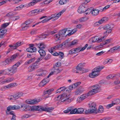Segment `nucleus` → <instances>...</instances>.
Here are the masks:
<instances>
[{
	"mask_svg": "<svg viewBox=\"0 0 120 120\" xmlns=\"http://www.w3.org/2000/svg\"><path fill=\"white\" fill-rule=\"evenodd\" d=\"M70 95H67L65 94H63L59 95L56 98V100H58L61 99V102L65 103H68L73 101L74 99L73 98H70Z\"/></svg>",
	"mask_w": 120,
	"mask_h": 120,
	"instance_id": "obj_1",
	"label": "nucleus"
},
{
	"mask_svg": "<svg viewBox=\"0 0 120 120\" xmlns=\"http://www.w3.org/2000/svg\"><path fill=\"white\" fill-rule=\"evenodd\" d=\"M89 106L90 109L86 110L85 112L86 114L91 113H96L98 112L96 108V104L94 102H90L89 104Z\"/></svg>",
	"mask_w": 120,
	"mask_h": 120,
	"instance_id": "obj_2",
	"label": "nucleus"
},
{
	"mask_svg": "<svg viewBox=\"0 0 120 120\" xmlns=\"http://www.w3.org/2000/svg\"><path fill=\"white\" fill-rule=\"evenodd\" d=\"M92 90L89 91L91 95L100 92L101 90V86L98 84H96L91 87Z\"/></svg>",
	"mask_w": 120,
	"mask_h": 120,
	"instance_id": "obj_3",
	"label": "nucleus"
},
{
	"mask_svg": "<svg viewBox=\"0 0 120 120\" xmlns=\"http://www.w3.org/2000/svg\"><path fill=\"white\" fill-rule=\"evenodd\" d=\"M20 108V107L18 105L10 106L7 108V110L6 112V114L8 115H14L15 114V113L13 111H11V110L17 109H19Z\"/></svg>",
	"mask_w": 120,
	"mask_h": 120,
	"instance_id": "obj_4",
	"label": "nucleus"
},
{
	"mask_svg": "<svg viewBox=\"0 0 120 120\" xmlns=\"http://www.w3.org/2000/svg\"><path fill=\"white\" fill-rule=\"evenodd\" d=\"M22 62L19 61L15 64L12 66L10 68H9V71L11 74V75H13L17 71V68L19 65Z\"/></svg>",
	"mask_w": 120,
	"mask_h": 120,
	"instance_id": "obj_5",
	"label": "nucleus"
},
{
	"mask_svg": "<svg viewBox=\"0 0 120 120\" xmlns=\"http://www.w3.org/2000/svg\"><path fill=\"white\" fill-rule=\"evenodd\" d=\"M61 34H62L63 37L67 35L70 36L72 35L71 29L69 28H67L61 30Z\"/></svg>",
	"mask_w": 120,
	"mask_h": 120,
	"instance_id": "obj_6",
	"label": "nucleus"
},
{
	"mask_svg": "<svg viewBox=\"0 0 120 120\" xmlns=\"http://www.w3.org/2000/svg\"><path fill=\"white\" fill-rule=\"evenodd\" d=\"M61 31H60L59 32L53 36V38L56 41H59L62 39V37H63V35L61 34Z\"/></svg>",
	"mask_w": 120,
	"mask_h": 120,
	"instance_id": "obj_7",
	"label": "nucleus"
},
{
	"mask_svg": "<svg viewBox=\"0 0 120 120\" xmlns=\"http://www.w3.org/2000/svg\"><path fill=\"white\" fill-rule=\"evenodd\" d=\"M65 43L64 42L61 44L59 45H56L53 47L51 48L49 50V51L51 53L55 52V50L58 48L60 47H62L63 46H65Z\"/></svg>",
	"mask_w": 120,
	"mask_h": 120,
	"instance_id": "obj_8",
	"label": "nucleus"
},
{
	"mask_svg": "<svg viewBox=\"0 0 120 120\" xmlns=\"http://www.w3.org/2000/svg\"><path fill=\"white\" fill-rule=\"evenodd\" d=\"M87 9L86 6L84 4L81 5L79 7L78 11L79 13H82L84 12Z\"/></svg>",
	"mask_w": 120,
	"mask_h": 120,
	"instance_id": "obj_9",
	"label": "nucleus"
},
{
	"mask_svg": "<svg viewBox=\"0 0 120 120\" xmlns=\"http://www.w3.org/2000/svg\"><path fill=\"white\" fill-rule=\"evenodd\" d=\"M52 69L53 71L50 73L47 76V78H49V76L52 75L53 74H57L59 73L61 71V70L60 69V68H58L57 67L55 68L54 67Z\"/></svg>",
	"mask_w": 120,
	"mask_h": 120,
	"instance_id": "obj_10",
	"label": "nucleus"
},
{
	"mask_svg": "<svg viewBox=\"0 0 120 120\" xmlns=\"http://www.w3.org/2000/svg\"><path fill=\"white\" fill-rule=\"evenodd\" d=\"M21 108H22L21 109L22 111H27L31 110V107L28 106L26 104H23L21 105Z\"/></svg>",
	"mask_w": 120,
	"mask_h": 120,
	"instance_id": "obj_11",
	"label": "nucleus"
},
{
	"mask_svg": "<svg viewBox=\"0 0 120 120\" xmlns=\"http://www.w3.org/2000/svg\"><path fill=\"white\" fill-rule=\"evenodd\" d=\"M100 67H97L95 68L92 70V72L96 77L98 76L99 74V72L102 69Z\"/></svg>",
	"mask_w": 120,
	"mask_h": 120,
	"instance_id": "obj_12",
	"label": "nucleus"
},
{
	"mask_svg": "<svg viewBox=\"0 0 120 120\" xmlns=\"http://www.w3.org/2000/svg\"><path fill=\"white\" fill-rule=\"evenodd\" d=\"M44 107L41 106H35L31 107V110H37L38 111H44Z\"/></svg>",
	"mask_w": 120,
	"mask_h": 120,
	"instance_id": "obj_13",
	"label": "nucleus"
},
{
	"mask_svg": "<svg viewBox=\"0 0 120 120\" xmlns=\"http://www.w3.org/2000/svg\"><path fill=\"white\" fill-rule=\"evenodd\" d=\"M40 101V100L39 99H35L32 100H26V102L28 104H34L38 103Z\"/></svg>",
	"mask_w": 120,
	"mask_h": 120,
	"instance_id": "obj_14",
	"label": "nucleus"
},
{
	"mask_svg": "<svg viewBox=\"0 0 120 120\" xmlns=\"http://www.w3.org/2000/svg\"><path fill=\"white\" fill-rule=\"evenodd\" d=\"M38 67V65L36 63L32 64L29 67L28 71L29 72H31L34 70L35 69Z\"/></svg>",
	"mask_w": 120,
	"mask_h": 120,
	"instance_id": "obj_15",
	"label": "nucleus"
},
{
	"mask_svg": "<svg viewBox=\"0 0 120 120\" xmlns=\"http://www.w3.org/2000/svg\"><path fill=\"white\" fill-rule=\"evenodd\" d=\"M116 51H120V46H114L110 49L108 51L112 53Z\"/></svg>",
	"mask_w": 120,
	"mask_h": 120,
	"instance_id": "obj_16",
	"label": "nucleus"
},
{
	"mask_svg": "<svg viewBox=\"0 0 120 120\" xmlns=\"http://www.w3.org/2000/svg\"><path fill=\"white\" fill-rule=\"evenodd\" d=\"M41 11L40 10L37 9L30 12L29 14L31 15H37Z\"/></svg>",
	"mask_w": 120,
	"mask_h": 120,
	"instance_id": "obj_17",
	"label": "nucleus"
},
{
	"mask_svg": "<svg viewBox=\"0 0 120 120\" xmlns=\"http://www.w3.org/2000/svg\"><path fill=\"white\" fill-rule=\"evenodd\" d=\"M113 28L112 27H111V24H108L104 26L103 29L105 30H108L109 31H106V32L108 33L111 32L112 31V29Z\"/></svg>",
	"mask_w": 120,
	"mask_h": 120,
	"instance_id": "obj_18",
	"label": "nucleus"
},
{
	"mask_svg": "<svg viewBox=\"0 0 120 120\" xmlns=\"http://www.w3.org/2000/svg\"><path fill=\"white\" fill-rule=\"evenodd\" d=\"M79 47L73 49L69 51V53L70 54H75L79 52Z\"/></svg>",
	"mask_w": 120,
	"mask_h": 120,
	"instance_id": "obj_19",
	"label": "nucleus"
},
{
	"mask_svg": "<svg viewBox=\"0 0 120 120\" xmlns=\"http://www.w3.org/2000/svg\"><path fill=\"white\" fill-rule=\"evenodd\" d=\"M49 81V79H44L39 84V86L40 87L43 86L48 83Z\"/></svg>",
	"mask_w": 120,
	"mask_h": 120,
	"instance_id": "obj_20",
	"label": "nucleus"
},
{
	"mask_svg": "<svg viewBox=\"0 0 120 120\" xmlns=\"http://www.w3.org/2000/svg\"><path fill=\"white\" fill-rule=\"evenodd\" d=\"M23 94L21 92H19L14 94V99L16 100L22 97Z\"/></svg>",
	"mask_w": 120,
	"mask_h": 120,
	"instance_id": "obj_21",
	"label": "nucleus"
},
{
	"mask_svg": "<svg viewBox=\"0 0 120 120\" xmlns=\"http://www.w3.org/2000/svg\"><path fill=\"white\" fill-rule=\"evenodd\" d=\"M84 91V90L82 88L77 89L75 91V94L76 95H79L81 94Z\"/></svg>",
	"mask_w": 120,
	"mask_h": 120,
	"instance_id": "obj_22",
	"label": "nucleus"
},
{
	"mask_svg": "<svg viewBox=\"0 0 120 120\" xmlns=\"http://www.w3.org/2000/svg\"><path fill=\"white\" fill-rule=\"evenodd\" d=\"M92 95L89 92L86 94H83L81 95L80 96L82 100L87 98L88 97Z\"/></svg>",
	"mask_w": 120,
	"mask_h": 120,
	"instance_id": "obj_23",
	"label": "nucleus"
},
{
	"mask_svg": "<svg viewBox=\"0 0 120 120\" xmlns=\"http://www.w3.org/2000/svg\"><path fill=\"white\" fill-rule=\"evenodd\" d=\"M98 36H96L92 38L89 40V43H93L96 41L98 42Z\"/></svg>",
	"mask_w": 120,
	"mask_h": 120,
	"instance_id": "obj_24",
	"label": "nucleus"
},
{
	"mask_svg": "<svg viewBox=\"0 0 120 120\" xmlns=\"http://www.w3.org/2000/svg\"><path fill=\"white\" fill-rule=\"evenodd\" d=\"M7 31V30L6 29L2 28L0 27V36L4 38V34Z\"/></svg>",
	"mask_w": 120,
	"mask_h": 120,
	"instance_id": "obj_25",
	"label": "nucleus"
},
{
	"mask_svg": "<svg viewBox=\"0 0 120 120\" xmlns=\"http://www.w3.org/2000/svg\"><path fill=\"white\" fill-rule=\"evenodd\" d=\"M26 50L28 52H36L37 51V49L35 47H29Z\"/></svg>",
	"mask_w": 120,
	"mask_h": 120,
	"instance_id": "obj_26",
	"label": "nucleus"
},
{
	"mask_svg": "<svg viewBox=\"0 0 120 120\" xmlns=\"http://www.w3.org/2000/svg\"><path fill=\"white\" fill-rule=\"evenodd\" d=\"M38 72H40V74L38 75V76H42L44 75L46 73V72L43 70L42 69H40L38 71Z\"/></svg>",
	"mask_w": 120,
	"mask_h": 120,
	"instance_id": "obj_27",
	"label": "nucleus"
},
{
	"mask_svg": "<svg viewBox=\"0 0 120 120\" xmlns=\"http://www.w3.org/2000/svg\"><path fill=\"white\" fill-rule=\"evenodd\" d=\"M14 80V79L13 78H9L7 79L6 80H5V81L2 82L1 83V84H2L5 83H8L13 81Z\"/></svg>",
	"mask_w": 120,
	"mask_h": 120,
	"instance_id": "obj_28",
	"label": "nucleus"
},
{
	"mask_svg": "<svg viewBox=\"0 0 120 120\" xmlns=\"http://www.w3.org/2000/svg\"><path fill=\"white\" fill-rule=\"evenodd\" d=\"M54 90V89L52 88L47 90L45 91L44 92V95H50L53 91Z\"/></svg>",
	"mask_w": 120,
	"mask_h": 120,
	"instance_id": "obj_29",
	"label": "nucleus"
},
{
	"mask_svg": "<svg viewBox=\"0 0 120 120\" xmlns=\"http://www.w3.org/2000/svg\"><path fill=\"white\" fill-rule=\"evenodd\" d=\"M9 59H7L2 62V64L4 66L8 65L11 63Z\"/></svg>",
	"mask_w": 120,
	"mask_h": 120,
	"instance_id": "obj_30",
	"label": "nucleus"
},
{
	"mask_svg": "<svg viewBox=\"0 0 120 120\" xmlns=\"http://www.w3.org/2000/svg\"><path fill=\"white\" fill-rule=\"evenodd\" d=\"M17 85V84L16 83H11L7 85L8 89L16 86Z\"/></svg>",
	"mask_w": 120,
	"mask_h": 120,
	"instance_id": "obj_31",
	"label": "nucleus"
},
{
	"mask_svg": "<svg viewBox=\"0 0 120 120\" xmlns=\"http://www.w3.org/2000/svg\"><path fill=\"white\" fill-rule=\"evenodd\" d=\"M108 20V18L107 17H105L102 18V19L99 20V22L101 24L107 22Z\"/></svg>",
	"mask_w": 120,
	"mask_h": 120,
	"instance_id": "obj_32",
	"label": "nucleus"
},
{
	"mask_svg": "<svg viewBox=\"0 0 120 120\" xmlns=\"http://www.w3.org/2000/svg\"><path fill=\"white\" fill-rule=\"evenodd\" d=\"M78 43V42L76 40H74L71 41V43L68 44V46L69 47H72L76 45Z\"/></svg>",
	"mask_w": 120,
	"mask_h": 120,
	"instance_id": "obj_33",
	"label": "nucleus"
},
{
	"mask_svg": "<svg viewBox=\"0 0 120 120\" xmlns=\"http://www.w3.org/2000/svg\"><path fill=\"white\" fill-rule=\"evenodd\" d=\"M37 46L40 49H43L46 46L44 43H41L37 44Z\"/></svg>",
	"mask_w": 120,
	"mask_h": 120,
	"instance_id": "obj_34",
	"label": "nucleus"
},
{
	"mask_svg": "<svg viewBox=\"0 0 120 120\" xmlns=\"http://www.w3.org/2000/svg\"><path fill=\"white\" fill-rule=\"evenodd\" d=\"M54 108L52 107H44V111H47L48 112H51L54 109Z\"/></svg>",
	"mask_w": 120,
	"mask_h": 120,
	"instance_id": "obj_35",
	"label": "nucleus"
},
{
	"mask_svg": "<svg viewBox=\"0 0 120 120\" xmlns=\"http://www.w3.org/2000/svg\"><path fill=\"white\" fill-rule=\"evenodd\" d=\"M38 52L40 53L41 56L44 57L45 55V51L42 49H39L38 50Z\"/></svg>",
	"mask_w": 120,
	"mask_h": 120,
	"instance_id": "obj_36",
	"label": "nucleus"
},
{
	"mask_svg": "<svg viewBox=\"0 0 120 120\" xmlns=\"http://www.w3.org/2000/svg\"><path fill=\"white\" fill-rule=\"evenodd\" d=\"M112 60L111 59H107L105 60L103 62V64H109L112 62Z\"/></svg>",
	"mask_w": 120,
	"mask_h": 120,
	"instance_id": "obj_37",
	"label": "nucleus"
},
{
	"mask_svg": "<svg viewBox=\"0 0 120 120\" xmlns=\"http://www.w3.org/2000/svg\"><path fill=\"white\" fill-rule=\"evenodd\" d=\"M91 13L93 15H96L99 13V11L98 9H94L92 11H91Z\"/></svg>",
	"mask_w": 120,
	"mask_h": 120,
	"instance_id": "obj_38",
	"label": "nucleus"
},
{
	"mask_svg": "<svg viewBox=\"0 0 120 120\" xmlns=\"http://www.w3.org/2000/svg\"><path fill=\"white\" fill-rule=\"evenodd\" d=\"M75 68L76 70L79 71H83V72H86V69H85L82 68L81 67H80L78 65Z\"/></svg>",
	"mask_w": 120,
	"mask_h": 120,
	"instance_id": "obj_39",
	"label": "nucleus"
},
{
	"mask_svg": "<svg viewBox=\"0 0 120 120\" xmlns=\"http://www.w3.org/2000/svg\"><path fill=\"white\" fill-rule=\"evenodd\" d=\"M74 108V107L73 106H71L68 108L67 109L64 111V112L65 113H67L69 112L73 109Z\"/></svg>",
	"mask_w": 120,
	"mask_h": 120,
	"instance_id": "obj_40",
	"label": "nucleus"
},
{
	"mask_svg": "<svg viewBox=\"0 0 120 120\" xmlns=\"http://www.w3.org/2000/svg\"><path fill=\"white\" fill-rule=\"evenodd\" d=\"M32 116L31 115L28 114H25L22 115L21 116V118L22 119H26Z\"/></svg>",
	"mask_w": 120,
	"mask_h": 120,
	"instance_id": "obj_41",
	"label": "nucleus"
},
{
	"mask_svg": "<svg viewBox=\"0 0 120 120\" xmlns=\"http://www.w3.org/2000/svg\"><path fill=\"white\" fill-rule=\"evenodd\" d=\"M48 35V34H42L40 35L39 37L40 39L41 40L44 39Z\"/></svg>",
	"mask_w": 120,
	"mask_h": 120,
	"instance_id": "obj_42",
	"label": "nucleus"
},
{
	"mask_svg": "<svg viewBox=\"0 0 120 120\" xmlns=\"http://www.w3.org/2000/svg\"><path fill=\"white\" fill-rule=\"evenodd\" d=\"M89 19L87 17H83L79 19V21L80 22H83L86 21Z\"/></svg>",
	"mask_w": 120,
	"mask_h": 120,
	"instance_id": "obj_43",
	"label": "nucleus"
},
{
	"mask_svg": "<svg viewBox=\"0 0 120 120\" xmlns=\"http://www.w3.org/2000/svg\"><path fill=\"white\" fill-rule=\"evenodd\" d=\"M9 68H8L6 69L3 70L1 71V72H2V75H6L8 74L9 71Z\"/></svg>",
	"mask_w": 120,
	"mask_h": 120,
	"instance_id": "obj_44",
	"label": "nucleus"
},
{
	"mask_svg": "<svg viewBox=\"0 0 120 120\" xmlns=\"http://www.w3.org/2000/svg\"><path fill=\"white\" fill-rule=\"evenodd\" d=\"M28 27V25H26V24L23 23L22 24V28L23 30H26Z\"/></svg>",
	"mask_w": 120,
	"mask_h": 120,
	"instance_id": "obj_45",
	"label": "nucleus"
},
{
	"mask_svg": "<svg viewBox=\"0 0 120 120\" xmlns=\"http://www.w3.org/2000/svg\"><path fill=\"white\" fill-rule=\"evenodd\" d=\"M104 111V109L103 107L101 105H100L99 107V109L98 111V112H100L101 113L103 112Z\"/></svg>",
	"mask_w": 120,
	"mask_h": 120,
	"instance_id": "obj_46",
	"label": "nucleus"
},
{
	"mask_svg": "<svg viewBox=\"0 0 120 120\" xmlns=\"http://www.w3.org/2000/svg\"><path fill=\"white\" fill-rule=\"evenodd\" d=\"M17 55H15L11 56L10 59H9L11 62L13 61L17 57Z\"/></svg>",
	"mask_w": 120,
	"mask_h": 120,
	"instance_id": "obj_47",
	"label": "nucleus"
},
{
	"mask_svg": "<svg viewBox=\"0 0 120 120\" xmlns=\"http://www.w3.org/2000/svg\"><path fill=\"white\" fill-rule=\"evenodd\" d=\"M114 105H117L120 103V99H118L114 100L113 102Z\"/></svg>",
	"mask_w": 120,
	"mask_h": 120,
	"instance_id": "obj_48",
	"label": "nucleus"
},
{
	"mask_svg": "<svg viewBox=\"0 0 120 120\" xmlns=\"http://www.w3.org/2000/svg\"><path fill=\"white\" fill-rule=\"evenodd\" d=\"M84 111V109L82 108H79L77 109V113L81 114Z\"/></svg>",
	"mask_w": 120,
	"mask_h": 120,
	"instance_id": "obj_49",
	"label": "nucleus"
},
{
	"mask_svg": "<svg viewBox=\"0 0 120 120\" xmlns=\"http://www.w3.org/2000/svg\"><path fill=\"white\" fill-rule=\"evenodd\" d=\"M21 10L23 8L26 7H29L27 4H25L21 5L19 6Z\"/></svg>",
	"mask_w": 120,
	"mask_h": 120,
	"instance_id": "obj_50",
	"label": "nucleus"
},
{
	"mask_svg": "<svg viewBox=\"0 0 120 120\" xmlns=\"http://www.w3.org/2000/svg\"><path fill=\"white\" fill-rule=\"evenodd\" d=\"M9 23H4L0 27L2 28L5 29V28L9 25Z\"/></svg>",
	"mask_w": 120,
	"mask_h": 120,
	"instance_id": "obj_51",
	"label": "nucleus"
},
{
	"mask_svg": "<svg viewBox=\"0 0 120 120\" xmlns=\"http://www.w3.org/2000/svg\"><path fill=\"white\" fill-rule=\"evenodd\" d=\"M67 0H60L59 2V4L61 5H63L67 3Z\"/></svg>",
	"mask_w": 120,
	"mask_h": 120,
	"instance_id": "obj_52",
	"label": "nucleus"
},
{
	"mask_svg": "<svg viewBox=\"0 0 120 120\" xmlns=\"http://www.w3.org/2000/svg\"><path fill=\"white\" fill-rule=\"evenodd\" d=\"M88 44H86V45L82 48H81L80 47H79V52L81 51H82L84 50L86 47L88 46Z\"/></svg>",
	"mask_w": 120,
	"mask_h": 120,
	"instance_id": "obj_53",
	"label": "nucleus"
},
{
	"mask_svg": "<svg viewBox=\"0 0 120 120\" xmlns=\"http://www.w3.org/2000/svg\"><path fill=\"white\" fill-rule=\"evenodd\" d=\"M76 113H77V108H74L70 112V113L71 114H75Z\"/></svg>",
	"mask_w": 120,
	"mask_h": 120,
	"instance_id": "obj_54",
	"label": "nucleus"
},
{
	"mask_svg": "<svg viewBox=\"0 0 120 120\" xmlns=\"http://www.w3.org/2000/svg\"><path fill=\"white\" fill-rule=\"evenodd\" d=\"M49 20V18L48 17H47L46 18H45L44 20H43L41 22H40L38 23H36V24H38L39 23H40L41 22H42V23H44L47 22V21Z\"/></svg>",
	"mask_w": 120,
	"mask_h": 120,
	"instance_id": "obj_55",
	"label": "nucleus"
},
{
	"mask_svg": "<svg viewBox=\"0 0 120 120\" xmlns=\"http://www.w3.org/2000/svg\"><path fill=\"white\" fill-rule=\"evenodd\" d=\"M49 18V20H50V19H54V20H56V14H54L52 15L51 16L48 17Z\"/></svg>",
	"mask_w": 120,
	"mask_h": 120,
	"instance_id": "obj_56",
	"label": "nucleus"
},
{
	"mask_svg": "<svg viewBox=\"0 0 120 120\" xmlns=\"http://www.w3.org/2000/svg\"><path fill=\"white\" fill-rule=\"evenodd\" d=\"M53 0H45L43 2L45 4L47 5L49 4Z\"/></svg>",
	"mask_w": 120,
	"mask_h": 120,
	"instance_id": "obj_57",
	"label": "nucleus"
},
{
	"mask_svg": "<svg viewBox=\"0 0 120 120\" xmlns=\"http://www.w3.org/2000/svg\"><path fill=\"white\" fill-rule=\"evenodd\" d=\"M15 13L14 12H10L7 14L6 16L8 17H10L14 15Z\"/></svg>",
	"mask_w": 120,
	"mask_h": 120,
	"instance_id": "obj_58",
	"label": "nucleus"
},
{
	"mask_svg": "<svg viewBox=\"0 0 120 120\" xmlns=\"http://www.w3.org/2000/svg\"><path fill=\"white\" fill-rule=\"evenodd\" d=\"M35 60V58H33L28 60L27 62H26V63L28 64H30L33 62Z\"/></svg>",
	"mask_w": 120,
	"mask_h": 120,
	"instance_id": "obj_59",
	"label": "nucleus"
},
{
	"mask_svg": "<svg viewBox=\"0 0 120 120\" xmlns=\"http://www.w3.org/2000/svg\"><path fill=\"white\" fill-rule=\"evenodd\" d=\"M61 65V63L60 62H58L56 64L54 67L55 68L57 67L58 68H60V67Z\"/></svg>",
	"mask_w": 120,
	"mask_h": 120,
	"instance_id": "obj_60",
	"label": "nucleus"
},
{
	"mask_svg": "<svg viewBox=\"0 0 120 120\" xmlns=\"http://www.w3.org/2000/svg\"><path fill=\"white\" fill-rule=\"evenodd\" d=\"M8 89L7 85L3 86L0 89V90H5Z\"/></svg>",
	"mask_w": 120,
	"mask_h": 120,
	"instance_id": "obj_61",
	"label": "nucleus"
},
{
	"mask_svg": "<svg viewBox=\"0 0 120 120\" xmlns=\"http://www.w3.org/2000/svg\"><path fill=\"white\" fill-rule=\"evenodd\" d=\"M22 43L21 42L19 41L17 42L15 44V46L16 47V48L18 47L19 46H20V45L22 44Z\"/></svg>",
	"mask_w": 120,
	"mask_h": 120,
	"instance_id": "obj_62",
	"label": "nucleus"
},
{
	"mask_svg": "<svg viewBox=\"0 0 120 120\" xmlns=\"http://www.w3.org/2000/svg\"><path fill=\"white\" fill-rule=\"evenodd\" d=\"M105 36L101 38H99L98 37V42H100L104 41L105 39Z\"/></svg>",
	"mask_w": 120,
	"mask_h": 120,
	"instance_id": "obj_63",
	"label": "nucleus"
},
{
	"mask_svg": "<svg viewBox=\"0 0 120 120\" xmlns=\"http://www.w3.org/2000/svg\"><path fill=\"white\" fill-rule=\"evenodd\" d=\"M37 33V30H32L30 32V34L31 35H33L36 34Z\"/></svg>",
	"mask_w": 120,
	"mask_h": 120,
	"instance_id": "obj_64",
	"label": "nucleus"
}]
</instances>
